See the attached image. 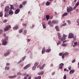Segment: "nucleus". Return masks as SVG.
I'll return each mask as SVG.
<instances>
[{
	"label": "nucleus",
	"mask_w": 79,
	"mask_h": 79,
	"mask_svg": "<svg viewBox=\"0 0 79 79\" xmlns=\"http://www.w3.org/2000/svg\"><path fill=\"white\" fill-rule=\"evenodd\" d=\"M4 11L5 12H6V13H8L9 11H10V7L8 6H6L5 8V9Z\"/></svg>",
	"instance_id": "nucleus-1"
},
{
	"label": "nucleus",
	"mask_w": 79,
	"mask_h": 79,
	"mask_svg": "<svg viewBox=\"0 0 79 79\" xmlns=\"http://www.w3.org/2000/svg\"><path fill=\"white\" fill-rule=\"evenodd\" d=\"M10 28H11V26H10V25L7 26L5 28L4 31H8V30H9Z\"/></svg>",
	"instance_id": "nucleus-2"
},
{
	"label": "nucleus",
	"mask_w": 79,
	"mask_h": 79,
	"mask_svg": "<svg viewBox=\"0 0 79 79\" xmlns=\"http://www.w3.org/2000/svg\"><path fill=\"white\" fill-rule=\"evenodd\" d=\"M74 37V35L72 33H69V35L68 38L69 39H72Z\"/></svg>",
	"instance_id": "nucleus-3"
},
{
	"label": "nucleus",
	"mask_w": 79,
	"mask_h": 79,
	"mask_svg": "<svg viewBox=\"0 0 79 79\" xmlns=\"http://www.w3.org/2000/svg\"><path fill=\"white\" fill-rule=\"evenodd\" d=\"M72 10H73V8H72V7L71 6H70L67 8V12H70V11H71Z\"/></svg>",
	"instance_id": "nucleus-4"
},
{
	"label": "nucleus",
	"mask_w": 79,
	"mask_h": 79,
	"mask_svg": "<svg viewBox=\"0 0 79 79\" xmlns=\"http://www.w3.org/2000/svg\"><path fill=\"white\" fill-rule=\"evenodd\" d=\"M31 64H29L27 65L26 66H25L23 69H27V68H29V67H30V66H31Z\"/></svg>",
	"instance_id": "nucleus-5"
},
{
	"label": "nucleus",
	"mask_w": 79,
	"mask_h": 79,
	"mask_svg": "<svg viewBox=\"0 0 79 79\" xmlns=\"http://www.w3.org/2000/svg\"><path fill=\"white\" fill-rule=\"evenodd\" d=\"M66 35L65 34L63 35V37L61 39V41H63V40H66Z\"/></svg>",
	"instance_id": "nucleus-6"
},
{
	"label": "nucleus",
	"mask_w": 79,
	"mask_h": 79,
	"mask_svg": "<svg viewBox=\"0 0 79 79\" xmlns=\"http://www.w3.org/2000/svg\"><path fill=\"white\" fill-rule=\"evenodd\" d=\"M48 24L50 25V27H53V24L52 23V21H50L48 22Z\"/></svg>",
	"instance_id": "nucleus-7"
},
{
	"label": "nucleus",
	"mask_w": 79,
	"mask_h": 79,
	"mask_svg": "<svg viewBox=\"0 0 79 79\" xmlns=\"http://www.w3.org/2000/svg\"><path fill=\"white\" fill-rule=\"evenodd\" d=\"M63 66H64V64L62 63L60 64V66L59 67L60 69H63Z\"/></svg>",
	"instance_id": "nucleus-8"
},
{
	"label": "nucleus",
	"mask_w": 79,
	"mask_h": 79,
	"mask_svg": "<svg viewBox=\"0 0 79 79\" xmlns=\"http://www.w3.org/2000/svg\"><path fill=\"white\" fill-rule=\"evenodd\" d=\"M19 11H20V10L19 9H17L15 12V14H16V15L18 14V13H19Z\"/></svg>",
	"instance_id": "nucleus-9"
},
{
	"label": "nucleus",
	"mask_w": 79,
	"mask_h": 79,
	"mask_svg": "<svg viewBox=\"0 0 79 79\" xmlns=\"http://www.w3.org/2000/svg\"><path fill=\"white\" fill-rule=\"evenodd\" d=\"M18 28H19V27L16 25V26H15V27H13V29H14V30H17V29H18Z\"/></svg>",
	"instance_id": "nucleus-10"
},
{
	"label": "nucleus",
	"mask_w": 79,
	"mask_h": 79,
	"mask_svg": "<svg viewBox=\"0 0 79 79\" xmlns=\"http://www.w3.org/2000/svg\"><path fill=\"white\" fill-rule=\"evenodd\" d=\"M52 24H56L58 23V22L56 20H54L52 21Z\"/></svg>",
	"instance_id": "nucleus-11"
},
{
	"label": "nucleus",
	"mask_w": 79,
	"mask_h": 79,
	"mask_svg": "<svg viewBox=\"0 0 79 79\" xmlns=\"http://www.w3.org/2000/svg\"><path fill=\"white\" fill-rule=\"evenodd\" d=\"M9 15H13V11L11 10H10L9 11Z\"/></svg>",
	"instance_id": "nucleus-12"
},
{
	"label": "nucleus",
	"mask_w": 79,
	"mask_h": 79,
	"mask_svg": "<svg viewBox=\"0 0 79 79\" xmlns=\"http://www.w3.org/2000/svg\"><path fill=\"white\" fill-rule=\"evenodd\" d=\"M10 52H7L5 53L4 56H6L8 55H10Z\"/></svg>",
	"instance_id": "nucleus-13"
},
{
	"label": "nucleus",
	"mask_w": 79,
	"mask_h": 79,
	"mask_svg": "<svg viewBox=\"0 0 79 79\" xmlns=\"http://www.w3.org/2000/svg\"><path fill=\"white\" fill-rule=\"evenodd\" d=\"M55 29H56L57 31H60V29H59V27L58 26H56Z\"/></svg>",
	"instance_id": "nucleus-14"
},
{
	"label": "nucleus",
	"mask_w": 79,
	"mask_h": 79,
	"mask_svg": "<svg viewBox=\"0 0 79 79\" xmlns=\"http://www.w3.org/2000/svg\"><path fill=\"white\" fill-rule=\"evenodd\" d=\"M79 5V2L78 1V2H77V4H76L75 6L74 7V10H75V9H76V7H77V6H78V5Z\"/></svg>",
	"instance_id": "nucleus-15"
},
{
	"label": "nucleus",
	"mask_w": 79,
	"mask_h": 79,
	"mask_svg": "<svg viewBox=\"0 0 79 79\" xmlns=\"http://www.w3.org/2000/svg\"><path fill=\"white\" fill-rule=\"evenodd\" d=\"M45 52V48H44L42 50V54H44V53Z\"/></svg>",
	"instance_id": "nucleus-16"
},
{
	"label": "nucleus",
	"mask_w": 79,
	"mask_h": 79,
	"mask_svg": "<svg viewBox=\"0 0 79 79\" xmlns=\"http://www.w3.org/2000/svg\"><path fill=\"white\" fill-rule=\"evenodd\" d=\"M6 41L4 40L2 42V44L3 45H6Z\"/></svg>",
	"instance_id": "nucleus-17"
},
{
	"label": "nucleus",
	"mask_w": 79,
	"mask_h": 79,
	"mask_svg": "<svg viewBox=\"0 0 79 79\" xmlns=\"http://www.w3.org/2000/svg\"><path fill=\"white\" fill-rule=\"evenodd\" d=\"M42 25L44 28H45V27H46V26H45V22H43L42 23Z\"/></svg>",
	"instance_id": "nucleus-18"
},
{
	"label": "nucleus",
	"mask_w": 79,
	"mask_h": 79,
	"mask_svg": "<svg viewBox=\"0 0 79 79\" xmlns=\"http://www.w3.org/2000/svg\"><path fill=\"white\" fill-rule=\"evenodd\" d=\"M25 58H26V56H24L23 58V60H21V61H19L18 62V63H21V62H22V61H24V60L25 59Z\"/></svg>",
	"instance_id": "nucleus-19"
},
{
	"label": "nucleus",
	"mask_w": 79,
	"mask_h": 79,
	"mask_svg": "<svg viewBox=\"0 0 79 79\" xmlns=\"http://www.w3.org/2000/svg\"><path fill=\"white\" fill-rule=\"evenodd\" d=\"M68 15V13H65L63 14L62 15L63 17H64V16H67Z\"/></svg>",
	"instance_id": "nucleus-20"
},
{
	"label": "nucleus",
	"mask_w": 79,
	"mask_h": 79,
	"mask_svg": "<svg viewBox=\"0 0 79 79\" xmlns=\"http://www.w3.org/2000/svg\"><path fill=\"white\" fill-rule=\"evenodd\" d=\"M73 73H74V70H71L70 71L69 73L70 74H73Z\"/></svg>",
	"instance_id": "nucleus-21"
},
{
	"label": "nucleus",
	"mask_w": 79,
	"mask_h": 79,
	"mask_svg": "<svg viewBox=\"0 0 79 79\" xmlns=\"http://www.w3.org/2000/svg\"><path fill=\"white\" fill-rule=\"evenodd\" d=\"M46 5H47V6H48V5H50V2L48 1L46 3Z\"/></svg>",
	"instance_id": "nucleus-22"
},
{
	"label": "nucleus",
	"mask_w": 79,
	"mask_h": 79,
	"mask_svg": "<svg viewBox=\"0 0 79 79\" xmlns=\"http://www.w3.org/2000/svg\"><path fill=\"white\" fill-rule=\"evenodd\" d=\"M8 40V36H6L5 39H4V40H5L6 41H7V40Z\"/></svg>",
	"instance_id": "nucleus-23"
},
{
	"label": "nucleus",
	"mask_w": 79,
	"mask_h": 79,
	"mask_svg": "<svg viewBox=\"0 0 79 79\" xmlns=\"http://www.w3.org/2000/svg\"><path fill=\"white\" fill-rule=\"evenodd\" d=\"M77 45V42H75L74 43V45H73V47H76V45Z\"/></svg>",
	"instance_id": "nucleus-24"
},
{
	"label": "nucleus",
	"mask_w": 79,
	"mask_h": 79,
	"mask_svg": "<svg viewBox=\"0 0 79 79\" xmlns=\"http://www.w3.org/2000/svg\"><path fill=\"white\" fill-rule=\"evenodd\" d=\"M13 9H14V8L13 7V5H11L10 10H13Z\"/></svg>",
	"instance_id": "nucleus-25"
},
{
	"label": "nucleus",
	"mask_w": 79,
	"mask_h": 79,
	"mask_svg": "<svg viewBox=\"0 0 79 79\" xmlns=\"http://www.w3.org/2000/svg\"><path fill=\"white\" fill-rule=\"evenodd\" d=\"M3 16V12H0V17H2Z\"/></svg>",
	"instance_id": "nucleus-26"
},
{
	"label": "nucleus",
	"mask_w": 79,
	"mask_h": 79,
	"mask_svg": "<svg viewBox=\"0 0 79 79\" xmlns=\"http://www.w3.org/2000/svg\"><path fill=\"white\" fill-rule=\"evenodd\" d=\"M23 6V5L22 4H21L19 5V7L20 8H22Z\"/></svg>",
	"instance_id": "nucleus-27"
},
{
	"label": "nucleus",
	"mask_w": 79,
	"mask_h": 79,
	"mask_svg": "<svg viewBox=\"0 0 79 79\" xmlns=\"http://www.w3.org/2000/svg\"><path fill=\"white\" fill-rule=\"evenodd\" d=\"M5 69L6 70L7 69V70H9V69H10V67H6L5 68Z\"/></svg>",
	"instance_id": "nucleus-28"
},
{
	"label": "nucleus",
	"mask_w": 79,
	"mask_h": 79,
	"mask_svg": "<svg viewBox=\"0 0 79 79\" xmlns=\"http://www.w3.org/2000/svg\"><path fill=\"white\" fill-rule=\"evenodd\" d=\"M19 34H21L22 32H23V29H20L19 30Z\"/></svg>",
	"instance_id": "nucleus-29"
},
{
	"label": "nucleus",
	"mask_w": 79,
	"mask_h": 79,
	"mask_svg": "<svg viewBox=\"0 0 79 79\" xmlns=\"http://www.w3.org/2000/svg\"><path fill=\"white\" fill-rule=\"evenodd\" d=\"M50 50H51V49H48L46 50V52H50Z\"/></svg>",
	"instance_id": "nucleus-30"
},
{
	"label": "nucleus",
	"mask_w": 79,
	"mask_h": 79,
	"mask_svg": "<svg viewBox=\"0 0 79 79\" xmlns=\"http://www.w3.org/2000/svg\"><path fill=\"white\" fill-rule=\"evenodd\" d=\"M46 18L47 19V21H48V19H49V15H46Z\"/></svg>",
	"instance_id": "nucleus-31"
},
{
	"label": "nucleus",
	"mask_w": 79,
	"mask_h": 79,
	"mask_svg": "<svg viewBox=\"0 0 79 79\" xmlns=\"http://www.w3.org/2000/svg\"><path fill=\"white\" fill-rule=\"evenodd\" d=\"M24 34L25 35L26 34V33H27V30H25L23 32Z\"/></svg>",
	"instance_id": "nucleus-32"
},
{
	"label": "nucleus",
	"mask_w": 79,
	"mask_h": 79,
	"mask_svg": "<svg viewBox=\"0 0 79 79\" xmlns=\"http://www.w3.org/2000/svg\"><path fill=\"white\" fill-rule=\"evenodd\" d=\"M38 64H39V63H37V62H36L34 65L35 66H37V65H38Z\"/></svg>",
	"instance_id": "nucleus-33"
},
{
	"label": "nucleus",
	"mask_w": 79,
	"mask_h": 79,
	"mask_svg": "<svg viewBox=\"0 0 79 79\" xmlns=\"http://www.w3.org/2000/svg\"><path fill=\"white\" fill-rule=\"evenodd\" d=\"M36 68V67L35 66H33V68H32V69L33 70H35V68Z\"/></svg>",
	"instance_id": "nucleus-34"
},
{
	"label": "nucleus",
	"mask_w": 79,
	"mask_h": 79,
	"mask_svg": "<svg viewBox=\"0 0 79 79\" xmlns=\"http://www.w3.org/2000/svg\"><path fill=\"white\" fill-rule=\"evenodd\" d=\"M64 79H66V75L65 74L63 77Z\"/></svg>",
	"instance_id": "nucleus-35"
},
{
	"label": "nucleus",
	"mask_w": 79,
	"mask_h": 79,
	"mask_svg": "<svg viewBox=\"0 0 79 79\" xmlns=\"http://www.w3.org/2000/svg\"><path fill=\"white\" fill-rule=\"evenodd\" d=\"M8 16V12H7L6 13H5L4 17H6V16Z\"/></svg>",
	"instance_id": "nucleus-36"
},
{
	"label": "nucleus",
	"mask_w": 79,
	"mask_h": 79,
	"mask_svg": "<svg viewBox=\"0 0 79 79\" xmlns=\"http://www.w3.org/2000/svg\"><path fill=\"white\" fill-rule=\"evenodd\" d=\"M60 44H61V42L59 41L58 43H57V45H59Z\"/></svg>",
	"instance_id": "nucleus-37"
},
{
	"label": "nucleus",
	"mask_w": 79,
	"mask_h": 79,
	"mask_svg": "<svg viewBox=\"0 0 79 79\" xmlns=\"http://www.w3.org/2000/svg\"><path fill=\"white\" fill-rule=\"evenodd\" d=\"M62 45L63 47H66L67 45H66V44H64Z\"/></svg>",
	"instance_id": "nucleus-38"
},
{
	"label": "nucleus",
	"mask_w": 79,
	"mask_h": 79,
	"mask_svg": "<svg viewBox=\"0 0 79 79\" xmlns=\"http://www.w3.org/2000/svg\"><path fill=\"white\" fill-rule=\"evenodd\" d=\"M67 22L69 24H71V21L70 20H68Z\"/></svg>",
	"instance_id": "nucleus-39"
},
{
	"label": "nucleus",
	"mask_w": 79,
	"mask_h": 79,
	"mask_svg": "<svg viewBox=\"0 0 79 79\" xmlns=\"http://www.w3.org/2000/svg\"><path fill=\"white\" fill-rule=\"evenodd\" d=\"M64 53L63 54L62 56V58H63V59H64Z\"/></svg>",
	"instance_id": "nucleus-40"
},
{
	"label": "nucleus",
	"mask_w": 79,
	"mask_h": 79,
	"mask_svg": "<svg viewBox=\"0 0 79 79\" xmlns=\"http://www.w3.org/2000/svg\"><path fill=\"white\" fill-rule=\"evenodd\" d=\"M3 23H6V22H7V20L6 19L4 20L3 21Z\"/></svg>",
	"instance_id": "nucleus-41"
},
{
	"label": "nucleus",
	"mask_w": 79,
	"mask_h": 79,
	"mask_svg": "<svg viewBox=\"0 0 79 79\" xmlns=\"http://www.w3.org/2000/svg\"><path fill=\"white\" fill-rule=\"evenodd\" d=\"M68 52H65V53H64V55H65V56H67V55H68Z\"/></svg>",
	"instance_id": "nucleus-42"
},
{
	"label": "nucleus",
	"mask_w": 79,
	"mask_h": 79,
	"mask_svg": "<svg viewBox=\"0 0 79 79\" xmlns=\"http://www.w3.org/2000/svg\"><path fill=\"white\" fill-rule=\"evenodd\" d=\"M22 25H23V26H27V24H24V23H23Z\"/></svg>",
	"instance_id": "nucleus-43"
},
{
	"label": "nucleus",
	"mask_w": 79,
	"mask_h": 79,
	"mask_svg": "<svg viewBox=\"0 0 79 79\" xmlns=\"http://www.w3.org/2000/svg\"><path fill=\"white\" fill-rule=\"evenodd\" d=\"M40 73L41 74V75H42V74H44V71H42L40 72Z\"/></svg>",
	"instance_id": "nucleus-44"
},
{
	"label": "nucleus",
	"mask_w": 79,
	"mask_h": 79,
	"mask_svg": "<svg viewBox=\"0 0 79 79\" xmlns=\"http://www.w3.org/2000/svg\"><path fill=\"white\" fill-rule=\"evenodd\" d=\"M59 55L60 56H62L63 55V53H59Z\"/></svg>",
	"instance_id": "nucleus-45"
},
{
	"label": "nucleus",
	"mask_w": 79,
	"mask_h": 79,
	"mask_svg": "<svg viewBox=\"0 0 79 79\" xmlns=\"http://www.w3.org/2000/svg\"><path fill=\"white\" fill-rule=\"evenodd\" d=\"M26 3H27L26 1L24 2L23 3V5H25V4H26Z\"/></svg>",
	"instance_id": "nucleus-46"
},
{
	"label": "nucleus",
	"mask_w": 79,
	"mask_h": 79,
	"mask_svg": "<svg viewBox=\"0 0 79 79\" xmlns=\"http://www.w3.org/2000/svg\"><path fill=\"white\" fill-rule=\"evenodd\" d=\"M38 79H41V76H39L38 77Z\"/></svg>",
	"instance_id": "nucleus-47"
},
{
	"label": "nucleus",
	"mask_w": 79,
	"mask_h": 79,
	"mask_svg": "<svg viewBox=\"0 0 79 79\" xmlns=\"http://www.w3.org/2000/svg\"><path fill=\"white\" fill-rule=\"evenodd\" d=\"M2 30H0V34H2Z\"/></svg>",
	"instance_id": "nucleus-48"
},
{
	"label": "nucleus",
	"mask_w": 79,
	"mask_h": 79,
	"mask_svg": "<svg viewBox=\"0 0 79 79\" xmlns=\"http://www.w3.org/2000/svg\"><path fill=\"white\" fill-rule=\"evenodd\" d=\"M66 23H65L64 24H63L62 25V26H66Z\"/></svg>",
	"instance_id": "nucleus-49"
},
{
	"label": "nucleus",
	"mask_w": 79,
	"mask_h": 79,
	"mask_svg": "<svg viewBox=\"0 0 79 79\" xmlns=\"http://www.w3.org/2000/svg\"><path fill=\"white\" fill-rule=\"evenodd\" d=\"M16 77V75H14L13 76H12L13 78H15Z\"/></svg>",
	"instance_id": "nucleus-50"
},
{
	"label": "nucleus",
	"mask_w": 79,
	"mask_h": 79,
	"mask_svg": "<svg viewBox=\"0 0 79 79\" xmlns=\"http://www.w3.org/2000/svg\"><path fill=\"white\" fill-rule=\"evenodd\" d=\"M59 39H61V36H59Z\"/></svg>",
	"instance_id": "nucleus-51"
},
{
	"label": "nucleus",
	"mask_w": 79,
	"mask_h": 79,
	"mask_svg": "<svg viewBox=\"0 0 79 79\" xmlns=\"http://www.w3.org/2000/svg\"><path fill=\"white\" fill-rule=\"evenodd\" d=\"M21 73L20 72L18 73H17V75H21Z\"/></svg>",
	"instance_id": "nucleus-52"
},
{
	"label": "nucleus",
	"mask_w": 79,
	"mask_h": 79,
	"mask_svg": "<svg viewBox=\"0 0 79 79\" xmlns=\"http://www.w3.org/2000/svg\"><path fill=\"white\" fill-rule=\"evenodd\" d=\"M71 66H70L69 67V70H71Z\"/></svg>",
	"instance_id": "nucleus-53"
},
{
	"label": "nucleus",
	"mask_w": 79,
	"mask_h": 79,
	"mask_svg": "<svg viewBox=\"0 0 79 79\" xmlns=\"http://www.w3.org/2000/svg\"><path fill=\"white\" fill-rule=\"evenodd\" d=\"M76 61V60L75 59H74L73 61H72V63H74Z\"/></svg>",
	"instance_id": "nucleus-54"
},
{
	"label": "nucleus",
	"mask_w": 79,
	"mask_h": 79,
	"mask_svg": "<svg viewBox=\"0 0 79 79\" xmlns=\"http://www.w3.org/2000/svg\"><path fill=\"white\" fill-rule=\"evenodd\" d=\"M4 6V5H3V3H1V6L2 7V6Z\"/></svg>",
	"instance_id": "nucleus-55"
},
{
	"label": "nucleus",
	"mask_w": 79,
	"mask_h": 79,
	"mask_svg": "<svg viewBox=\"0 0 79 79\" xmlns=\"http://www.w3.org/2000/svg\"><path fill=\"white\" fill-rule=\"evenodd\" d=\"M44 68H43V67H40V69H43Z\"/></svg>",
	"instance_id": "nucleus-56"
},
{
	"label": "nucleus",
	"mask_w": 79,
	"mask_h": 79,
	"mask_svg": "<svg viewBox=\"0 0 79 79\" xmlns=\"http://www.w3.org/2000/svg\"><path fill=\"white\" fill-rule=\"evenodd\" d=\"M3 37H6V34H4L3 35Z\"/></svg>",
	"instance_id": "nucleus-57"
},
{
	"label": "nucleus",
	"mask_w": 79,
	"mask_h": 79,
	"mask_svg": "<svg viewBox=\"0 0 79 79\" xmlns=\"http://www.w3.org/2000/svg\"><path fill=\"white\" fill-rule=\"evenodd\" d=\"M57 35H58V37H59V36H60V33H57Z\"/></svg>",
	"instance_id": "nucleus-58"
},
{
	"label": "nucleus",
	"mask_w": 79,
	"mask_h": 79,
	"mask_svg": "<svg viewBox=\"0 0 79 79\" xmlns=\"http://www.w3.org/2000/svg\"><path fill=\"white\" fill-rule=\"evenodd\" d=\"M45 66V64H44L43 65H42V67L44 68V67Z\"/></svg>",
	"instance_id": "nucleus-59"
},
{
	"label": "nucleus",
	"mask_w": 79,
	"mask_h": 79,
	"mask_svg": "<svg viewBox=\"0 0 79 79\" xmlns=\"http://www.w3.org/2000/svg\"><path fill=\"white\" fill-rule=\"evenodd\" d=\"M7 66H9V65H10V63H7L6 64Z\"/></svg>",
	"instance_id": "nucleus-60"
},
{
	"label": "nucleus",
	"mask_w": 79,
	"mask_h": 79,
	"mask_svg": "<svg viewBox=\"0 0 79 79\" xmlns=\"http://www.w3.org/2000/svg\"><path fill=\"white\" fill-rule=\"evenodd\" d=\"M29 76V74H27L26 76V77H28Z\"/></svg>",
	"instance_id": "nucleus-61"
},
{
	"label": "nucleus",
	"mask_w": 79,
	"mask_h": 79,
	"mask_svg": "<svg viewBox=\"0 0 79 79\" xmlns=\"http://www.w3.org/2000/svg\"><path fill=\"white\" fill-rule=\"evenodd\" d=\"M27 41L28 42H30V41H31V40H30V39H28Z\"/></svg>",
	"instance_id": "nucleus-62"
},
{
	"label": "nucleus",
	"mask_w": 79,
	"mask_h": 79,
	"mask_svg": "<svg viewBox=\"0 0 79 79\" xmlns=\"http://www.w3.org/2000/svg\"><path fill=\"white\" fill-rule=\"evenodd\" d=\"M77 23H79V19H77Z\"/></svg>",
	"instance_id": "nucleus-63"
},
{
	"label": "nucleus",
	"mask_w": 79,
	"mask_h": 79,
	"mask_svg": "<svg viewBox=\"0 0 79 79\" xmlns=\"http://www.w3.org/2000/svg\"><path fill=\"white\" fill-rule=\"evenodd\" d=\"M31 79V76H30L29 77H28V79Z\"/></svg>",
	"instance_id": "nucleus-64"
}]
</instances>
